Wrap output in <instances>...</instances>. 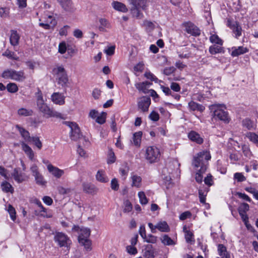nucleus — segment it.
<instances>
[{"mask_svg":"<svg viewBox=\"0 0 258 258\" xmlns=\"http://www.w3.org/2000/svg\"><path fill=\"white\" fill-rule=\"evenodd\" d=\"M2 77L5 79H11L17 82H23L26 79L23 71H16L12 69H7L4 71Z\"/></svg>","mask_w":258,"mask_h":258,"instance_id":"obj_3","label":"nucleus"},{"mask_svg":"<svg viewBox=\"0 0 258 258\" xmlns=\"http://www.w3.org/2000/svg\"><path fill=\"white\" fill-rule=\"evenodd\" d=\"M54 240L60 247H65L67 249L70 248L72 243L70 238L62 232H56L54 235Z\"/></svg>","mask_w":258,"mask_h":258,"instance_id":"obj_9","label":"nucleus"},{"mask_svg":"<svg viewBox=\"0 0 258 258\" xmlns=\"http://www.w3.org/2000/svg\"><path fill=\"white\" fill-rule=\"evenodd\" d=\"M116 158L114 155V153L112 150H110L108 153V159H107V163L111 164L114 163L115 161Z\"/></svg>","mask_w":258,"mask_h":258,"instance_id":"obj_58","label":"nucleus"},{"mask_svg":"<svg viewBox=\"0 0 258 258\" xmlns=\"http://www.w3.org/2000/svg\"><path fill=\"white\" fill-rule=\"evenodd\" d=\"M246 137L253 143L258 146V135L255 133L248 132L246 134Z\"/></svg>","mask_w":258,"mask_h":258,"instance_id":"obj_37","label":"nucleus"},{"mask_svg":"<svg viewBox=\"0 0 258 258\" xmlns=\"http://www.w3.org/2000/svg\"><path fill=\"white\" fill-rule=\"evenodd\" d=\"M209 187H200L199 189V197L200 201L201 203L204 204L205 208L210 209V205L206 203V197L209 191Z\"/></svg>","mask_w":258,"mask_h":258,"instance_id":"obj_16","label":"nucleus"},{"mask_svg":"<svg viewBox=\"0 0 258 258\" xmlns=\"http://www.w3.org/2000/svg\"><path fill=\"white\" fill-rule=\"evenodd\" d=\"M142 135L143 133L141 131L136 132L133 134V144L136 147H139L140 146Z\"/></svg>","mask_w":258,"mask_h":258,"instance_id":"obj_32","label":"nucleus"},{"mask_svg":"<svg viewBox=\"0 0 258 258\" xmlns=\"http://www.w3.org/2000/svg\"><path fill=\"white\" fill-rule=\"evenodd\" d=\"M56 24L55 19L51 16H48L45 23H40L39 26L45 29L53 28Z\"/></svg>","mask_w":258,"mask_h":258,"instance_id":"obj_21","label":"nucleus"},{"mask_svg":"<svg viewBox=\"0 0 258 258\" xmlns=\"http://www.w3.org/2000/svg\"><path fill=\"white\" fill-rule=\"evenodd\" d=\"M3 55L9 58L13 59V60H18L19 57H18L14 52L11 51L10 50L7 49L3 53Z\"/></svg>","mask_w":258,"mask_h":258,"instance_id":"obj_46","label":"nucleus"},{"mask_svg":"<svg viewBox=\"0 0 258 258\" xmlns=\"http://www.w3.org/2000/svg\"><path fill=\"white\" fill-rule=\"evenodd\" d=\"M169 173L170 172H169L168 169L166 167H165L162 169V178L167 188H170L172 186L171 178L169 175Z\"/></svg>","mask_w":258,"mask_h":258,"instance_id":"obj_22","label":"nucleus"},{"mask_svg":"<svg viewBox=\"0 0 258 258\" xmlns=\"http://www.w3.org/2000/svg\"><path fill=\"white\" fill-rule=\"evenodd\" d=\"M7 90L10 93H16L18 90V87L16 84L10 83L7 85Z\"/></svg>","mask_w":258,"mask_h":258,"instance_id":"obj_47","label":"nucleus"},{"mask_svg":"<svg viewBox=\"0 0 258 258\" xmlns=\"http://www.w3.org/2000/svg\"><path fill=\"white\" fill-rule=\"evenodd\" d=\"M234 178L238 182H242L246 180V177L242 173L237 172L234 174Z\"/></svg>","mask_w":258,"mask_h":258,"instance_id":"obj_55","label":"nucleus"},{"mask_svg":"<svg viewBox=\"0 0 258 258\" xmlns=\"http://www.w3.org/2000/svg\"><path fill=\"white\" fill-rule=\"evenodd\" d=\"M127 252L131 254H135L137 253V248L133 245H128L126 247Z\"/></svg>","mask_w":258,"mask_h":258,"instance_id":"obj_64","label":"nucleus"},{"mask_svg":"<svg viewBox=\"0 0 258 258\" xmlns=\"http://www.w3.org/2000/svg\"><path fill=\"white\" fill-rule=\"evenodd\" d=\"M129 3L133 5L131 13L133 17L141 19L144 17V15L141 12L147 8V0H128Z\"/></svg>","mask_w":258,"mask_h":258,"instance_id":"obj_2","label":"nucleus"},{"mask_svg":"<svg viewBox=\"0 0 258 258\" xmlns=\"http://www.w3.org/2000/svg\"><path fill=\"white\" fill-rule=\"evenodd\" d=\"M185 30L187 33L194 36H198L201 32L199 29L194 24L187 22L185 24Z\"/></svg>","mask_w":258,"mask_h":258,"instance_id":"obj_18","label":"nucleus"},{"mask_svg":"<svg viewBox=\"0 0 258 258\" xmlns=\"http://www.w3.org/2000/svg\"><path fill=\"white\" fill-rule=\"evenodd\" d=\"M99 22L100 24V26L99 27L100 31H104L105 28L109 27V24L106 19L104 18H100L99 20Z\"/></svg>","mask_w":258,"mask_h":258,"instance_id":"obj_48","label":"nucleus"},{"mask_svg":"<svg viewBox=\"0 0 258 258\" xmlns=\"http://www.w3.org/2000/svg\"><path fill=\"white\" fill-rule=\"evenodd\" d=\"M151 84L147 82H143L141 83H138L136 84L135 86L136 88L140 91H142L143 93H146L147 90V86L150 85Z\"/></svg>","mask_w":258,"mask_h":258,"instance_id":"obj_38","label":"nucleus"},{"mask_svg":"<svg viewBox=\"0 0 258 258\" xmlns=\"http://www.w3.org/2000/svg\"><path fill=\"white\" fill-rule=\"evenodd\" d=\"M57 190L58 192L61 195L69 194L71 191V189L70 188H66L61 186L58 187Z\"/></svg>","mask_w":258,"mask_h":258,"instance_id":"obj_62","label":"nucleus"},{"mask_svg":"<svg viewBox=\"0 0 258 258\" xmlns=\"http://www.w3.org/2000/svg\"><path fill=\"white\" fill-rule=\"evenodd\" d=\"M138 197L140 202L142 205H146L148 203V201L146 197L145 194L143 191L138 192Z\"/></svg>","mask_w":258,"mask_h":258,"instance_id":"obj_51","label":"nucleus"},{"mask_svg":"<svg viewBox=\"0 0 258 258\" xmlns=\"http://www.w3.org/2000/svg\"><path fill=\"white\" fill-rule=\"evenodd\" d=\"M150 104L151 99L149 97L142 96L138 99V108L143 112H146L148 110Z\"/></svg>","mask_w":258,"mask_h":258,"instance_id":"obj_12","label":"nucleus"},{"mask_svg":"<svg viewBox=\"0 0 258 258\" xmlns=\"http://www.w3.org/2000/svg\"><path fill=\"white\" fill-rule=\"evenodd\" d=\"M149 117L151 120L157 121L159 119V115L157 112L153 111L150 114Z\"/></svg>","mask_w":258,"mask_h":258,"instance_id":"obj_60","label":"nucleus"},{"mask_svg":"<svg viewBox=\"0 0 258 258\" xmlns=\"http://www.w3.org/2000/svg\"><path fill=\"white\" fill-rule=\"evenodd\" d=\"M111 6L116 11L122 13H126L128 11V9L127 8L126 6L121 2L118 1H113L111 3Z\"/></svg>","mask_w":258,"mask_h":258,"instance_id":"obj_24","label":"nucleus"},{"mask_svg":"<svg viewBox=\"0 0 258 258\" xmlns=\"http://www.w3.org/2000/svg\"><path fill=\"white\" fill-rule=\"evenodd\" d=\"M191 216V213L189 211H185L182 213H181L179 218L180 220L183 221L187 218H190Z\"/></svg>","mask_w":258,"mask_h":258,"instance_id":"obj_59","label":"nucleus"},{"mask_svg":"<svg viewBox=\"0 0 258 258\" xmlns=\"http://www.w3.org/2000/svg\"><path fill=\"white\" fill-rule=\"evenodd\" d=\"M142 26L149 30H153L155 26L153 22L148 20L144 21L142 24Z\"/></svg>","mask_w":258,"mask_h":258,"instance_id":"obj_56","label":"nucleus"},{"mask_svg":"<svg viewBox=\"0 0 258 258\" xmlns=\"http://www.w3.org/2000/svg\"><path fill=\"white\" fill-rule=\"evenodd\" d=\"M213 112V119L223 121L226 120V106L224 104H215L211 106Z\"/></svg>","mask_w":258,"mask_h":258,"instance_id":"obj_6","label":"nucleus"},{"mask_svg":"<svg viewBox=\"0 0 258 258\" xmlns=\"http://www.w3.org/2000/svg\"><path fill=\"white\" fill-rule=\"evenodd\" d=\"M160 156L159 149L155 146H149L146 148L145 158L150 163L158 161Z\"/></svg>","mask_w":258,"mask_h":258,"instance_id":"obj_7","label":"nucleus"},{"mask_svg":"<svg viewBox=\"0 0 258 258\" xmlns=\"http://www.w3.org/2000/svg\"><path fill=\"white\" fill-rule=\"evenodd\" d=\"M188 138L192 141L197 143V144H201L203 143V139L200 135L195 131H191L188 133Z\"/></svg>","mask_w":258,"mask_h":258,"instance_id":"obj_25","label":"nucleus"},{"mask_svg":"<svg viewBox=\"0 0 258 258\" xmlns=\"http://www.w3.org/2000/svg\"><path fill=\"white\" fill-rule=\"evenodd\" d=\"M131 178L132 180V186H135L136 187L139 188L141 186L142 178L141 177V176L137 174H132L131 175Z\"/></svg>","mask_w":258,"mask_h":258,"instance_id":"obj_30","label":"nucleus"},{"mask_svg":"<svg viewBox=\"0 0 258 258\" xmlns=\"http://www.w3.org/2000/svg\"><path fill=\"white\" fill-rule=\"evenodd\" d=\"M96 179L101 183H106L108 182L109 178L106 175V173L102 169L99 170L95 175Z\"/></svg>","mask_w":258,"mask_h":258,"instance_id":"obj_27","label":"nucleus"},{"mask_svg":"<svg viewBox=\"0 0 258 258\" xmlns=\"http://www.w3.org/2000/svg\"><path fill=\"white\" fill-rule=\"evenodd\" d=\"M157 251L150 244L147 245L143 251V255L146 258H154Z\"/></svg>","mask_w":258,"mask_h":258,"instance_id":"obj_20","label":"nucleus"},{"mask_svg":"<svg viewBox=\"0 0 258 258\" xmlns=\"http://www.w3.org/2000/svg\"><path fill=\"white\" fill-rule=\"evenodd\" d=\"M29 143H32L39 150L42 147V142L38 137H32Z\"/></svg>","mask_w":258,"mask_h":258,"instance_id":"obj_43","label":"nucleus"},{"mask_svg":"<svg viewBox=\"0 0 258 258\" xmlns=\"http://www.w3.org/2000/svg\"><path fill=\"white\" fill-rule=\"evenodd\" d=\"M145 77L148 79L151 80L152 81H154L156 83L161 82L162 81L160 80H158V78H156L155 76H154L152 73L151 72H146L144 74Z\"/></svg>","mask_w":258,"mask_h":258,"instance_id":"obj_54","label":"nucleus"},{"mask_svg":"<svg viewBox=\"0 0 258 258\" xmlns=\"http://www.w3.org/2000/svg\"><path fill=\"white\" fill-rule=\"evenodd\" d=\"M83 190L89 194H94L97 192V188L93 184L91 183H83Z\"/></svg>","mask_w":258,"mask_h":258,"instance_id":"obj_33","label":"nucleus"},{"mask_svg":"<svg viewBox=\"0 0 258 258\" xmlns=\"http://www.w3.org/2000/svg\"><path fill=\"white\" fill-rule=\"evenodd\" d=\"M67 50L66 43L65 42H62L59 43L58 46V52L61 54H63Z\"/></svg>","mask_w":258,"mask_h":258,"instance_id":"obj_63","label":"nucleus"},{"mask_svg":"<svg viewBox=\"0 0 258 258\" xmlns=\"http://www.w3.org/2000/svg\"><path fill=\"white\" fill-rule=\"evenodd\" d=\"M53 72L56 76L58 83L62 86L66 85L68 82V78L64 68L57 66L54 68Z\"/></svg>","mask_w":258,"mask_h":258,"instance_id":"obj_8","label":"nucleus"},{"mask_svg":"<svg viewBox=\"0 0 258 258\" xmlns=\"http://www.w3.org/2000/svg\"><path fill=\"white\" fill-rule=\"evenodd\" d=\"M2 190L5 192H13L14 189L11 184L7 181H5L2 183Z\"/></svg>","mask_w":258,"mask_h":258,"instance_id":"obj_45","label":"nucleus"},{"mask_svg":"<svg viewBox=\"0 0 258 258\" xmlns=\"http://www.w3.org/2000/svg\"><path fill=\"white\" fill-rule=\"evenodd\" d=\"M34 177L37 184L41 186L45 185L46 181L45 180L43 176L40 173L38 175H36L34 176Z\"/></svg>","mask_w":258,"mask_h":258,"instance_id":"obj_44","label":"nucleus"},{"mask_svg":"<svg viewBox=\"0 0 258 258\" xmlns=\"http://www.w3.org/2000/svg\"><path fill=\"white\" fill-rule=\"evenodd\" d=\"M111 188L114 190H117L119 188V184L116 178H113L111 181Z\"/></svg>","mask_w":258,"mask_h":258,"instance_id":"obj_61","label":"nucleus"},{"mask_svg":"<svg viewBox=\"0 0 258 258\" xmlns=\"http://www.w3.org/2000/svg\"><path fill=\"white\" fill-rule=\"evenodd\" d=\"M242 125L249 130L255 128V125L253 121L249 118H245L242 120Z\"/></svg>","mask_w":258,"mask_h":258,"instance_id":"obj_40","label":"nucleus"},{"mask_svg":"<svg viewBox=\"0 0 258 258\" xmlns=\"http://www.w3.org/2000/svg\"><path fill=\"white\" fill-rule=\"evenodd\" d=\"M106 118V113L102 112L100 114L98 115L96 119V122L99 124H102L105 123Z\"/></svg>","mask_w":258,"mask_h":258,"instance_id":"obj_49","label":"nucleus"},{"mask_svg":"<svg viewBox=\"0 0 258 258\" xmlns=\"http://www.w3.org/2000/svg\"><path fill=\"white\" fill-rule=\"evenodd\" d=\"M232 49H233V50H232L231 54L233 57L237 56L248 51V49L243 46H239L237 48H233Z\"/></svg>","mask_w":258,"mask_h":258,"instance_id":"obj_29","label":"nucleus"},{"mask_svg":"<svg viewBox=\"0 0 258 258\" xmlns=\"http://www.w3.org/2000/svg\"><path fill=\"white\" fill-rule=\"evenodd\" d=\"M37 106L39 110L43 114V116L46 118L50 117L51 113V109L45 103L46 99L43 97L42 93L40 91L36 94Z\"/></svg>","mask_w":258,"mask_h":258,"instance_id":"obj_4","label":"nucleus"},{"mask_svg":"<svg viewBox=\"0 0 258 258\" xmlns=\"http://www.w3.org/2000/svg\"><path fill=\"white\" fill-rule=\"evenodd\" d=\"M145 241L148 243H155L157 241V237L149 234L144 239Z\"/></svg>","mask_w":258,"mask_h":258,"instance_id":"obj_57","label":"nucleus"},{"mask_svg":"<svg viewBox=\"0 0 258 258\" xmlns=\"http://www.w3.org/2000/svg\"><path fill=\"white\" fill-rule=\"evenodd\" d=\"M161 240L162 242L164 245H172L175 244V242H174V241L167 235H164L161 238Z\"/></svg>","mask_w":258,"mask_h":258,"instance_id":"obj_41","label":"nucleus"},{"mask_svg":"<svg viewBox=\"0 0 258 258\" xmlns=\"http://www.w3.org/2000/svg\"><path fill=\"white\" fill-rule=\"evenodd\" d=\"M16 127L18 129L25 142H29L32 138L30 136L29 133L19 125H17Z\"/></svg>","mask_w":258,"mask_h":258,"instance_id":"obj_31","label":"nucleus"},{"mask_svg":"<svg viewBox=\"0 0 258 258\" xmlns=\"http://www.w3.org/2000/svg\"><path fill=\"white\" fill-rule=\"evenodd\" d=\"M133 207L131 203L128 200H126L123 203V211L124 213H128L132 210Z\"/></svg>","mask_w":258,"mask_h":258,"instance_id":"obj_50","label":"nucleus"},{"mask_svg":"<svg viewBox=\"0 0 258 258\" xmlns=\"http://www.w3.org/2000/svg\"><path fill=\"white\" fill-rule=\"evenodd\" d=\"M63 123L71 128L70 138L72 140L77 141L82 136L80 129L76 122L64 121Z\"/></svg>","mask_w":258,"mask_h":258,"instance_id":"obj_10","label":"nucleus"},{"mask_svg":"<svg viewBox=\"0 0 258 258\" xmlns=\"http://www.w3.org/2000/svg\"><path fill=\"white\" fill-rule=\"evenodd\" d=\"M211 158L209 151H203L196 154L193 158L192 166L195 171V179L198 183L203 181V174L207 168V163Z\"/></svg>","mask_w":258,"mask_h":258,"instance_id":"obj_1","label":"nucleus"},{"mask_svg":"<svg viewBox=\"0 0 258 258\" xmlns=\"http://www.w3.org/2000/svg\"><path fill=\"white\" fill-rule=\"evenodd\" d=\"M21 145L22 150L24 152V153L27 156L29 159L31 161H35V159L34 152H33L31 148L24 142H22Z\"/></svg>","mask_w":258,"mask_h":258,"instance_id":"obj_19","label":"nucleus"},{"mask_svg":"<svg viewBox=\"0 0 258 258\" xmlns=\"http://www.w3.org/2000/svg\"><path fill=\"white\" fill-rule=\"evenodd\" d=\"M20 36L17 31L12 30L10 31V42L12 45L15 46L19 44Z\"/></svg>","mask_w":258,"mask_h":258,"instance_id":"obj_23","label":"nucleus"},{"mask_svg":"<svg viewBox=\"0 0 258 258\" xmlns=\"http://www.w3.org/2000/svg\"><path fill=\"white\" fill-rule=\"evenodd\" d=\"M183 231L184 233V237L186 242L192 243L195 242L193 233L187 229L186 225L183 227Z\"/></svg>","mask_w":258,"mask_h":258,"instance_id":"obj_28","label":"nucleus"},{"mask_svg":"<svg viewBox=\"0 0 258 258\" xmlns=\"http://www.w3.org/2000/svg\"><path fill=\"white\" fill-rule=\"evenodd\" d=\"M218 253L217 258H226V247L223 244L218 245Z\"/></svg>","mask_w":258,"mask_h":258,"instance_id":"obj_39","label":"nucleus"},{"mask_svg":"<svg viewBox=\"0 0 258 258\" xmlns=\"http://www.w3.org/2000/svg\"><path fill=\"white\" fill-rule=\"evenodd\" d=\"M90 235V230L88 228H82L80 229L78 241L80 244L84 246L87 250H91L92 249L91 241L89 239Z\"/></svg>","mask_w":258,"mask_h":258,"instance_id":"obj_5","label":"nucleus"},{"mask_svg":"<svg viewBox=\"0 0 258 258\" xmlns=\"http://www.w3.org/2000/svg\"><path fill=\"white\" fill-rule=\"evenodd\" d=\"M12 176L19 183L22 182L28 178V177L24 173H19L17 169H14L12 173Z\"/></svg>","mask_w":258,"mask_h":258,"instance_id":"obj_26","label":"nucleus"},{"mask_svg":"<svg viewBox=\"0 0 258 258\" xmlns=\"http://www.w3.org/2000/svg\"><path fill=\"white\" fill-rule=\"evenodd\" d=\"M222 45L218 44H214L211 46L209 48V52L212 54H216L218 53H224V48L221 46Z\"/></svg>","mask_w":258,"mask_h":258,"instance_id":"obj_34","label":"nucleus"},{"mask_svg":"<svg viewBox=\"0 0 258 258\" xmlns=\"http://www.w3.org/2000/svg\"><path fill=\"white\" fill-rule=\"evenodd\" d=\"M7 211L9 213L11 219L14 221L16 219V211L15 209L11 206L9 205L8 207Z\"/></svg>","mask_w":258,"mask_h":258,"instance_id":"obj_52","label":"nucleus"},{"mask_svg":"<svg viewBox=\"0 0 258 258\" xmlns=\"http://www.w3.org/2000/svg\"><path fill=\"white\" fill-rule=\"evenodd\" d=\"M249 205L245 203L241 204L238 208L239 213H246L249 210Z\"/></svg>","mask_w":258,"mask_h":258,"instance_id":"obj_53","label":"nucleus"},{"mask_svg":"<svg viewBox=\"0 0 258 258\" xmlns=\"http://www.w3.org/2000/svg\"><path fill=\"white\" fill-rule=\"evenodd\" d=\"M47 168L48 172L56 178H60L64 173L63 170L60 169L51 164H48Z\"/></svg>","mask_w":258,"mask_h":258,"instance_id":"obj_14","label":"nucleus"},{"mask_svg":"<svg viewBox=\"0 0 258 258\" xmlns=\"http://www.w3.org/2000/svg\"><path fill=\"white\" fill-rule=\"evenodd\" d=\"M228 26L232 30L235 37L238 38L242 34V28L236 21H228Z\"/></svg>","mask_w":258,"mask_h":258,"instance_id":"obj_13","label":"nucleus"},{"mask_svg":"<svg viewBox=\"0 0 258 258\" xmlns=\"http://www.w3.org/2000/svg\"><path fill=\"white\" fill-rule=\"evenodd\" d=\"M210 41L211 43H214V44H218L220 45H222L223 41L217 35L215 34L212 35L210 37Z\"/></svg>","mask_w":258,"mask_h":258,"instance_id":"obj_42","label":"nucleus"},{"mask_svg":"<svg viewBox=\"0 0 258 258\" xmlns=\"http://www.w3.org/2000/svg\"><path fill=\"white\" fill-rule=\"evenodd\" d=\"M148 225L153 233H155L157 230L161 232H168L170 230L168 224L165 221H160L156 225H153L152 223H148Z\"/></svg>","mask_w":258,"mask_h":258,"instance_id":"obj_11","label":"nucleus"},{"mask_svg":"<svg viewBox=\"0 0 258 258\" xmlns=\"http://www.w3.org/2000/svg\"><path fill=\"white\" fill-rule=\"evenodd\" d=\"M63 10L67 12L73 13L76 9L71 0H57Z\"/></svg>","mask_w":258,"mask_h":258,"instance_id":"obj_15","label":"nucleus"},{"mask_svg":"<svg viewBox=\"0 0 258 258\" xmlns=\"http://www.w3.org/2000/svg\"><path fill=\"white\" fill-rule=\"evenodd\" d=\"M51 99L54 104L59 105H63L65 103L64 96L59 92L53 93L51 96Z\"/></svg>","mask_w":258,"mask_h":258,"instance_id":"obj_17","label":"nucleus"},{"mask_svg":"<svg viewBox=\"0 0 258 258\" xmlns=\"http://www.w3.org/2000/svg\"><path fill=\"white\" fill-rule=\"evenodd\" d=\"M189 108L192 111L199 110L200 111H203L205 109V107L196 102L191 101L188 103Z\"/></svg>","mask_w":258,"mask_h":258,"instance_id":"obj_35","label":"nucleus"},{"mask_svg":"<svg viewBox=\"0 0 258 258\" xmlns=\"http://www.w3.org/2000/svg\"><path fill=\"white\" fill-rule=\"evenodd\" d=\"M17 114L20 116H29L32 115L33 111L31 109L21 108L17 110Z\"/></svg>","mask_w":258,"mask_h":258,"instance_id":"obj_36","label":"nucleus"}]
</instances>
